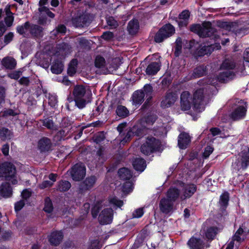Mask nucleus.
I'll return each instance as SVG.
<instances>
[{"label":"nucleus","instance_id":"nucleus-54","mask_svg":"<svg viewBox=\"0 0 249 249\" xmlns=\"http://www.w3.org/2000/svg\"><path fill=\"white\" fill-rule=\"evenodd\" d=\"M114 35L112 32L107 31L104 32L102 35V37L106 40H110L113 38Z\"/></svg>","mask_w":249,"mask_h":249},{"label":"nucleus","instance_id":"nucleus-29","mask_svg":"<svg viewBox=\"0 0 249 249\" xmlns=\"http://www.w3.org/2000/svg\"><path fill=\"white\" fill-rule=\"evenodd\" d=\"M96 180V178L94 176H91L86 178L83 182V186L80 189L85 190L90 189L94 186Z\"/></svg>","mask_w":249,"mask_h":249},{"label":"nucleus","instance_id":"nucleus-18","mask_svg":"<svg viewBox=\"0 0 249 249\" xmlns=\"http://www.w3.org/2000/svg\"><path fill=\"white\" fill-rule=\"evenodd\" d=\"M196 186L193 184L186 185L182 191V195L180 196V198L185 199L191 197L196 191Z\"/></svg>","mask_w":249,"mask_h":249},{"label":"nucleus","instance_id":"nucleus-23","mask_svg":"<svg viewBox=\"0 0 249 249\" xmlns=\"http://www.w3.org/2000/svg\"><path fill=\"white\" fill-rule=\"evenodd\" d=\"M160 65L158 62H152L146 69L145 72L148 75H154L160 70Z\"/></svg>","mask_w":249,"mask_h":249},{"label":"nucleus","instance_id":"nucleus-55","mask_svg":"<svg viewBox=\"0 0 249 249\" xmlns=\"http://www.w3.org/2000/svg\"><path fill=\"white\" fill-rule=\"evenodd\" d=\"M25 205V202L23 200H21L15 204V209L16 212L20 211Z\"/></svg>","mask_w":249,"mask_h":249},{"label":"nucleus","instance_id":"nucleus-1","mask_svg":"<svg viewBox=\"0 0 249 249\" xmlns=\"http://www.w3.org/2000/svg\"><path fill=\"white\" fill-rule=\"evenodd\" d=\"M206 93L207 88L199 89L195 92L192 99L190 93L188 91H183L180 95V107L181 109L188 110L193 104V109L195 111L198 112L203 111L206 104L205 97Z\"/></svg>","mask_w":249,"mask_h":249},{"label":"nucleus","instance_id":"nucleus-64","mask_svg":"<svg viewBox=\"0 0 249 249\" xmlns=\"http://www.w3.org/2000/svg\"><path fill=\"white\" fill-rule=\"evenodd\" d=\"M243 57L246 61L249 62V48L247 49L244 52Z\"/></svg>","mask_w":249,"mask_h":249},{"label":"nucleus","instance_id":"nucleus-14","mask_svg":"<svg viewBox=\"0 0 249 249\" xmlns=\"http://www.w3.org/2000/svg\"><path fill=\"white\" fill-rule=\"evenodd\" d=\"M221 46L219 43L205 45L201 46L199 50H197L195 53L196 56H200L205 54H210L214 50H219Z\"/></svg>","mask_w":249,"mask_h":249},{"label":"nucleus","instance_id":"nucleus-5","mask_svg":"<svg viewBox=\"0 0 249 249\" xmlns=\"http://www.w3.org/2000/svg\"><path fill=\"white\" fill-rule=\"evenodd\" d=\"M175 32V30L173 26L170 24H166L156 34L154 40L157 43H160L165 39L172 36Z\"/></svg>","mask_w":249,"mask_h":249},{"label":"nucleus","instance_id":"nucleus-42","mask_svg":"<svg viewBox=\"0 0 249 249\" xmlns=\"http://www.w3.org/2000/svg\"><path fill=\"white\" fill-rule=\"evenodd\" d=\"M77 65V61L76 60L73 59L71 61L68 69V73L69 75L72 76L76 72Z\"/></svg>","mask_w":249,"mask_h":249},{"label":"nucleus","instance_id":"nucleus-4","mask_svg":"<svg viewBox=\"0 0 249 249\" xmlns=\"http://www.w3.org/2000/svg\"><path fill=\"white\" fill-rule=\"evenodd\" d=\"M159 145V140L152 137H147L141 147V151L143 154L148 155L158 149Z\"/></svg>","mask_w":249,"mask_h":249},{"label":"nucleus","instance_id":"nucleus-26","mask_svg":"<svg viewBox=\"0 0 249 249\" xmlns=\"http://www.w3.org/2000/svg\"><path fill=\"white\" fill-rule=\"evenodd\" d=\"M139 29V24L137 20L132 19L129 22L127 25V29L130 34H135L138 32Z\"/></svg>","mask_w":249,"mask_h":249},{"label":"nucleus","instance_id":"nucleus-35","mask_svg":"<svg viewBox=\"0 0 249 249\" xmlns=\"http://www.w3.org/2000/svg\"><path fill=\"white\" fill-rule=\"evenodd\" d=\"M144 97L143 92L141 91H136L133 95V101L136 104H140L143 102Z\"/></svg>","mask_w":249,"mask_h":249},{"label":"nucleus","instance_id":"nucleus-50","mask_svg":"<svg viewBox=\"0 0 249 249\" xmlns=\"http://www.w3.org/2000/svg\"><path fill=\"white\" fill-rule=\"evenodd\" d=\"M109 202L110 203L118 207H121L123 205V201L118 199L115 196H111L109 198Z\"/></svg>","mask_w":249,"mask_h":249},{"label":"nucleus","instance_id":"nucleus-15","mask_svg":"<svg viewBox=\"0 0 249 249\" xmlns=\"http://www.w3.org/2000/svg\"><path fill=\"white\" fill-rule=\"evenodd\" d=\"M159 207L163 213H168L173 210V202L167 198H163L160 201Z\"/></svg>","mask_w":249,"mask_h":249},{"label":"nucleus","instance_id":"nucleus-6","mask_svg":"<svg viewBox=\"0 0 249 249\" xmlns=\"http://www.w3.org/2000/svg\"><path fill=\"white\" fill-rule=\"evenodd\" d=\"M191 30L192 31L196 32L200 37H202L210 36L214 32L210 22L203 23L202 26L199 25H193L191 27Z\"/></svg>","mask_w":249,"mask_h":249},{"label":"nucleus","instance_id":"nucleus-58","mask_svg":"<svg viewBox=\"0 0 249 249\" xmlns=\"http://www.w3.org/2000/svg\"><path fill=\"white\" fill-rule=\"evenodd\" d=\"M14 35L12 33H9L6 35L4 36V42L6 44L9 43L13 39Z\"/></svg>","mask_w":249,"mask_h":249},{"label":"nucleus","instance_id":"nucleus-12","mask_svg":"<svg viewBox=\"0 0 249 249\" xmlns=\"http://www.w3.org/2000/svg\"><path fill=\"white\" fill-rule=\"evenodd\" d=\"M247 106L246 103L241 101L240 104L233 110L231 114V117L234 120L243 118L246 114Z\"/></svg>","mask_w":249,"mask_h":249},{"label":"nucleus","instance_id":"nucleus-44","mask_svg":"<svg viewBox=\"0 0 249 249\" xmlns=\"http://www.w3.org/2000/svg\"><path fill=\"white\" fill-rule=\"evenodd\" d=\"M29 27V22H26L24 23V25L18 26L17 28V30L19 34L22 35L24 34H26L28 32H30Z\"/></svg>","mask_w":249,"mask_h":249},{"label":"nucleus","instance_id":"nucleus-38","mask_svg":"<svg viewBox=\"0 0 249 249\" xmlns=\"http://www.w3.org/2000/svg\"><path fill=\"white\" fill-rule=\"evenodd\" d=\"M218 229L214 227H212L208 228L205 231V236L208 239H213L216 235Z\"/></svg>","mask_w":249,"mask_h":249},{"label":"nucleus","instance_id":"nucleus-16","mask_svg":"<svg viewBox=\"0 0 249 249\" xmlns=\"http://www.w3.org/2000/svg\"><path fill=\"white\" fill-rule=\"evenodd\" d=\"M187 244L191 249H205L208 247L200 239L194 237L190 238Z\"/></svg>","mask_w":249,"mask_h":249},{"label":"nucleus","instance_id":"nucleus-2","mask_svg":"<svg viewBox=\"0 0 249 249\" xmlns=\"http://www.w3.org/2000/svg\"><path fill=\"white\" fill-rule=\"evenodd\" d=\"M72 94L75 106L80 109L85 107L90 102L92 95L90 90L82 85H77L74 87Z\"/></svg>","mask_w":249,"mask_h":249},{"label":"nucleus","instance_id":"nucleus-45","mask_svg":"<svg viewBox=\"0 0 249 249\" xmlns=\"http://www.w3.org/2000/svg\"><path fill=\"white\" fill-rule=\"evenodd\" d=\"M106 21L110 29H115L118 26V21L112 17H107Z\"/></svg>","mask_w":249,"mask_h":249},{"label":"nucleus","instance_id":"nucleus-7","mask_svg":"<svg viewBox=\"0 0 249 249\" xmlns=\"http://www.w3.org/2000/svg\"><path fill=\"white\" fill-rule=\"evenodd\" d=\"M92 17L88 13H83L73 18L71 20L72 24L76 27H84L88 25L91 21Z\"/></svg>","mask_w":249,"mask_h":249},{"label":"nucleus","instance_id":"nucleus-37","mask_svg":"<svg viewBox=\"0 0 249 249\" xmlns=\"http://www.w3.org/2000/svg\"><path fill=\"white\" fill-rule=\"evenodd\" d=\"M12 137V133L7 128H2L0 129V138L2 141L10 139Z\"/></svg>","mask_w":249,"mask_h":249},{"label":"nucleus","instance_id":"nucleus-24","mask_svg":"<svg viewBox=\"0 0 249 249\" xmlns=\"http://www.w3.org/2000/svg\"><path fill=\"white\" fill-rule=\"evenodd\" d=\"M51 147V141L47 138H43L38 142V147L42 151H48Z\"/></svg>","mask_w":249,"mask_h":249},{"label":"nucleus","instance_id":"nucleus-10","mask_svg":"<svg viewBox=\"0 0 249 249\" xmlns=\"http://www.w3.org/2000/svg\"><path fill=\"white\" fill-rule=\"evenodd\" d=\"M246 232L245 230H244L242 228L240 227L233 236L232 240L228 244L226 249H233L234 245L236 248H238L240 243L245 239L244 232Z\"/></svg>","mask_w":249,"mask_h":249},{"label":"nucleus","instance_id":"nucleus-3","mask_svg":"<svg viewBox=\"0 0 249 249\" xmlns=\"http://www.w3.org/2000/svg\"><path fill=\"white\" fill-rule=\"evenodd\" d=\"M16 173V168L13 164L5 162L1 165L0 164V177L5 178L6 180L11 181L13 184L18 183Z\"/></svg>","mask_w":249,"mask_h":249},{"label":"nucleus","instance_id":"nucleus-9","mask_svg":"<svg viewBox=\"0 0 249 249\" xmlns=\"http://www.w3.org/2000/svg\"><path fill=\"white\" fill-rule=\"evenodd\" d=\"M148 130L149 129L146 128V126L141 127L138 126H134L131 130L127 132L125 137L123 140H121V143L122 144H124L129 141L132 135L142 136L147 133Z\"/></svg>","mask_w":249,"mask_h":249},{"label":"nucleus","instance_id":"nucleus-31","mask_svg":"<svg viewBox=\"0 0 249 249\" xmlns=\"http://www.w3.org/2000/svg\"><path fill=\"white\" fill-rule=\"evenodd\" d=\"M166 196L168 199L174 202L179 196V191L176 188H170L168 191Z\"/></svg>","mask_w":249,"mask_h":249},{"label":"nucleus","instance_id":"nucleus-17","mask_svg":"<svg viewBox=\"0 0 249 249\" xmlns=\"http://www.w3.org/2000/svg\"><path fill=\"white\" fill-rule=\"evenodd\" d=\"M63 234L61 231H55L51 232L49 236L50 243L54 246H57L62 241Z\"/></svg>","mask_w":249,"mask_h":249},{"label":"nucleus","instance_id":"nucleus-61","mask_svg":"<svg viewBox=\"0 0 249 249\" xmlns=\"http://www.w3.org/2000/svg\"><path fill=\"white\" fill-rule=\"evenodd\" d=\"M213 149L211 146H207L205 148V151L203 153V156L205 158L208 157L213 152Z\"/></svg>","mask_w":249,"mask_h":249},{"label":"nucleus","instance_id":"nucleus-11","mask_svg":"<svg viewBox=\"0 0 249 249\" xmlns=\"http://www.w3.org/2000/svg\"><path fill=\"white\" fill-rule=\"evenodd\" d=\"M235 67V64L231 60H225L221 66V69L225 70L219 76L220 80H225L226 78H230L232 72L231 71Z\"/></svg>","mask_w":249,"mask_h":249},{"label":"nucleus","instance_id":"nucleus-20","mask_svg":"<svg viewBox=\"0 0 249 249\" xmlns=\"http://www.w3.org/2000/svg\"><path fill=\"white\" fill-rule=\"evenodd\" d=\"M177 96L175 93H168L165 99L161 102V106L163 108L169 107L176 102Z\"/></svg>","mask_w":249,"mask_h":249},{"label":"nucleus","instance_id":"nucleus-32","mask_svg":"<svg viewBox=\"0 0 249 249\" xmlns=\"http://www.w3.org/2000/svg\"><path fill=\"white\" fill-rule=\"evenodd\" d=\"M63 70V64L61 61H55L51 67L52 72L55 74L60 73Z\"/></svg>","mask_w":249,"mask_h":249},{"label":"nucleus","instance_id":"nucleus-53","mask_svg":"<svg viewBox=\"0 0 249 249\" xmlns=\"http://www.w3.org/2000/svg\"><path fill=\"white\" fill-rule=\"evenodd\" d=\"M57 103V99L55 95H51L49 96V104L51 107H55Z\"/></svg>","mask_w":249,"mask_h":249},{"label":"nucleus","instance_id":"nucleus-33","mask_svg":"<svg viewBox=\"0 0 249 249\" xmlns=\"http://www.w3.org/2000/svg\"><path fill=\"white\" fill-rule=\"evenodd\" d=\"M71 187V183L66 180H61L57 185V190L60 192H65L69 190Z\"/></svg>","mask_w":249,"mask_h":249},{"label":"nucleus","instance_id":"nucleus-19","mask_svg":"<svg viewBox=\"0 0 249 249\" xmlns=\"http://www.w3.org/2000/svg\"><path fill=\"white\" fill-rule=\"evenodd\" d=\"M191 141V138L188 133H181L178 137V145L180 148L185 149Z\"/></svg>","mask_w":249,"mask_h":249},{"label":"nucleus","instance_id":"nucleus-34","mask_svg":"<svg viewBox=\"0 0 249 249\" xmlns=\"http://www.w3.org/2000/svg\"><path fill=\"white\" fill-rule=\"evenodd\" d=\"M117 115L122 118H125L129 114V110L124 107L119 105L117 107L116 110Z\"/></svg>","mask_w":249,"mask_h":249},{"label":"nucleus","instance_id":"nucleus-22","mask_svg":"<svg viewBox=\"0 0 249 249\" xmlns=\"http://www.w3.org/2000/svg\"><path fill=\"white\" fill-rule=\"evenodd\" d=\"M1 64L6 69H13L15 68L17 62L13 57L7 56L2 59Z\"/></svg>","mask_w":249,"mask_h":249},{"label":"nucleus","instance_id":"nucleus-62","mask_svg":"<svg viewBox=\"0 0 249 249\" xmlns=\"http://www.w3.org/2000/svg\"><path fill=\"white\" fill-rule=\"evenodd\" d=\"M5 91L4 88L0 87V105L4 101Z\"/></svg>","mask_w":249,"mask_h":249},{"label":"nucleus","instance_id":"nucleus-57","mask_svg":"<svg viewBox=\"0 0 249 249\" xmlns=\"http://www.w3.org/2000/svg\"><path fill=\"white\" fill-rule=\"evenodd\" d=\"M53 182L49 180H45L40 184H39V188L41 189H44L47 187H50L53 185Z\"/></svg>","mask_w":249,"mask_h":249},{"label":"nucleus","instance_id":"nucleus-49","mask_svg":"<svg viewBox=\"0 0 249 249\" xmlns=\"http://www.w3.org/2000/svg\"><path fill=\"white\" fill-rule=\"evenodd\" d=\"M133 184L131 182L126 181L123 185V191L124 193H128L131 192L133 189Z\"/></svg>","mask_w":249,"mask_h":249},{"label":"nucleus","instance_id":"nucleus-40","mask_svg":"<svg viewBox=\"0 0 249 249\" xmlns=\"http://www.w3.org/2000/svg\"><path fill=\"white\" fill-rule=\"evenodd\" d=\"M153 92V88L150 85H146L143 88V91L142 92L144 93V96L146 98L147 102L151 99L152 94Z\"/></svg>","mask_w":249,"mask_h":249},{"label":"nucleus","instance_id":"nucleus-48","mask_svg":"<svg viewBox=\"0 0 249 249\" xmlns=\"http://www.w3.org/2000/svg\"><path fill=\"white\" fill-rule=\"evenodd\" d=\"M53 209L52 202L49 198H46L45 202L44 210L48 213H51Z\"/></svg>","mask_w":249,"mask_h":249},{"label":"nucleus","instance_id":"nucleus-39","mask_svg":"<svg viewBox=\"0 0 249 249\" xmlns=\"http://www.w3.org/2000/svg\"><path fill=\"white\" fill-rule=\"evenodd\" d=\"M29 30L30 33L35 36L40 35L41 32H42V27L35 24H30Z\"/></svg>","mask_w":249,"mask_h":249},{"label":"nucleus","instance_id":"nucleus-28","mask_svg":"<svg viewBox=\"0 0 249 249\" xmlns=\"http://www.w3.org/2000/svg\"><path fill=\"white\" fill-rule=\"evenodd\" d=\"M5 17L4 18V21L6 25L8 27L11 26L14 21V17L12 13L11 12L10 6H7L5 8Z\"/></svg>","mask_w":249,"mask_h":249},{"label":"nucleus","instance_id":"nucleus-27","mask_svg":"<svg viewBox=\"0 0 249 249\" xmlns=\"http://www.w3.org/2000/svg\"><path fill=\"white\" fill-rule=\"evenodd\" d=\"M190 16L189 11L184 10L182 11L179 16V20L178 21V25L180 27L186 26L187 24V20Z\"/></svg>","mask_w":249,"mask_h":249},{"label":"nucleus","instance_id":"nucleus-41","mask_svg":"<svg viewBox=\"0 0 249 249\" xmlns=\"http://www.w3.org/2000/svg\"><path fill=\"white\" fill-rule=\"evenodd\" d=\"M104 205L105 203L103 201L98 202L95 204L93 208L92 209L91 211L92 216L94 218L97 217L100 210L103 207V206Z\"/></svg>","mask_w":249,"mask_h":249},{"label":"nucleus","instance_id":"nucleus-13","mask_svg":"<svg viewBox=\"0 0 249 249\" xmlns=\"http://www.w3.org/2000/svg\"><path fill=\"white\" fill-rule=\"evenodd\" d=\"M113 219V211L111 209H104L100 213L98 220L102 225L110 224Z\"/></svg>","mask_w":249,"mask_h":249},{"label":"nucleus","instance_id":"nucleus-47","mask_svg":"<svg viewBox=\"0 0 249 249\" xmlns=\"http://www.w3.org/2000/svg\"><path fill=\"white\" fill-rule=\"evenodd\" d=\"M106 63L104 57L101 56H97L95 60V65L96 67L101 68L105 66Z\"/></svg>","mask_w":249,"mask_h":249},{"label":"nucleus","instance_id":"nucleus-63","mask_svg":"<svg viewBox=\"0 0 249 249\" xmlns=\"http://www.w3.org/2000/svg\"><path fill=\"white\" fill-rule=\"evenodd\" d=\"M31 192L27 189L23 190L21 193L22 198L25 199L29 198L31 196Z\"/></svg>","mask_w":249,"mask_h":249},{"label":"nucleus","instance_id":"nucleus-43","mask_svg":"<svg viewBox=\"0 0 249 249\" xmlns=\"http://www.w3.org/2000/svg\"><path fill=\"white\" fill-rule=\"evenodd\" d=\"M43 126L46 127L48 129L51 130H55L56 129V125L54 124L52 120L50 118H46L42 120Z\"/></svg>","mask_w":249,"mask_h":249},{"label":"nucleus","instance_id":"nucleus-36","mask_svg":"<svg viewBox=\"0 0 249 249\" xmlns=\"http://www.w3.org/2000/svg\"><path fill=\"white\" fill-rule=\"evenodd\" d=\"M206 73V68L204 66H200L196 68L194 71L192 77L198 78L204 75Z\"/></svg>","mask_w":249,"mask_h":249},{"label":"nucleus","instance_id":"nucleus-21","mask_svg":"<svg viewBox=\"0 0 249 249\" xmlns=\"http://www.w3.org/2000/svg\"><path fill=\"white\" fill-rule=\"evenodd\" d=\"M0 195L3 197H10L12 195V189L8 183L2 184L0 186Z\"/></svg>","mask_w":249,"mask_h":249},{"label":"nucleus","instance_id":"nucleus-60","mask_svg":"<svg viewBox=\"0 0 249 249\" xmlns=\"http://www.w3.org/2000/svg\"><path fill=\"white\" fill-rule=\"evenodd\" d=\"M90 249H99V243L98 240H94L90 242L89 245Z\"/></svg>","mask_w":249,"mask_h":249},{"label":"nucleus","instance_id":"nucleus-46","mask_svg":"<svg viewBox=\"0 0 249 249\" xmlns=\"http://www.w3.org/2000/svg\"><path fill=\"white\" fill-rule=\"evenodd\" d=\"M182 49V42L180 38H178L176 41V46H175V54L176 56L179 55L181 52Z\"/></svg>","mask_w":249,"mask_h":249},{"label":"nucleus","instance_id":"nucleus-51","mask_svg":"<svg viewBox=\"0 0 249 249\" xmlns=\"http://www.w3.org/2000/svg\"><path fill=\"white\" fill-rule=\"evenodd\" d=\"M228 194L227 193H225L223 194L220 196V199L219 201L220 204L223 206H226L228 204Z\"/></svg>","mask_w":249,"mask_h":249},{"label":"nucleus","instance_id":"nucleus-52","mask_svg":"<svg viewBox=\"0 0 249 249\" xmlns=\"http://www.w3.org/2000/svg\"><path fill=\"white\" fill-rule=\"evenodd\" d=\"M156 119H157L156 116H154V115H151V116H148V117H147L145 119V121L146 124V127L149 125H152L154 124V123L155 122Z\"/></svg>","mask_w":249,"mask_h":249},{"label":"nucleus","instance_id":"nucleus-25","mask_svg":"<svg viewBox=\"0 0 249 249\" xmlns=\"http://www.w3.org/2000/svg\"><path fill=\"white\" fill-rule=\"evenodd\" d=\"M134 169L138 171L142 172L146 167L145 160L141 158H136L133 162Z\"/></svg>","mask_w":249,"mask_h":249},{"label":"nucleus","instance_id":"nucleus-59","mask_svg":"<svg viewBox=\"0 0 249 249\" xmlns=\"http://www.w3.org/2000/svg\"><path fill=\"white\" fill-rule=\"evenodd\" d=\"M21 74V72L20 71H15L10 73L9 75V77L12 79H18L20 77Z\"/></svg>","mask_w":249,"mask_h":249},{"label":"nucleus","instance_id":"nucleus-30","mask_svg":"<svg viewBox=\"0 0 249 249\" xmlns=\"http://www.w3.org/2000/svg\"><path fill=\"white\" fill-rule=\"evenodd\" d=\"M118 175L122 179L128 180L132 177L131 171L126 168H122L118 171Z\"/></svg>","mask_w":249,"mask_h":249},{"label":"nucleus","instance_id":"nucleus-56","mask_svg":"<svg viewBox=\"0 0 249 249\" xmlns=\"http://www.w3.org/2000/svg\"><path fill=\"white\" fill-rule=\"evenodd\" d=\"M143 214V210L142 208H139L135 210L133 213V217L140 218Z\"/></svg>","mask_w":249,"mask_h":249},{"label":"nucleus","instance_id":"nucleus-8","mask_svg":"<svg viewBox=\"0 0 249 249\" xmlns=\"http://www.w3.org/2000/svg\"><path fill=\"white\" fill-rule=\"evenodd\" d=\"M70 174L72 178L75 181L83 179L86 175V167L82 163H77L71 168Z\"/></svg>","mask_w":249,"mask_h":249}]
</instances>
